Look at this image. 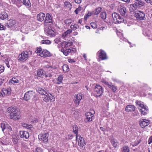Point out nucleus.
Masks as SVG:
<instances>
[{
	"label": "nucleus",
	"mask_w": 152,
	"mask_h": 152,
	"mask_svg": "<svg viewBox=\"0 0 152 152\" xmlns=\"http://www.w3.org/2000/svg\"><path fill=\"white\" fill-rule=\"evenodd\" d=\"M152 142V136H151L149 138L148 141V143L149 144H150Z\"/></svg>",
	"instance_id": "nucleus-61"
},
{
	"label": "nucleus",
	"mask_w": 152,
	"mask_h": 152,
	"mask_svg": "<svg viewBox=\"0 0 152 152\" xmlns=\"http://www.w3.org/2000/svg\"><path fill=\"white\" fill-rule=\"evenodd\" d=\"M62 49L61 51L65 56H67L69 53H75L76 50L75 48L70 47L69 48H64Z\"/></svg>",
	"instance_id": "nucleus-10"
},
{
	"label": "nucleus",
	"mask_w": 152,
	"mask_h": 152,
	"mask_svg": "<svg viewBox=\"0 0 152 152\" xmlns=\"http://www.w3.org/2000/svg\"><path fill=\"white\" fill-rule=\"evenodd\" d=\"M6 30V28L5 27L3 26L2 24L0 23V30Z\"/></svg>",
	"instance_id": "nucleus-55"
},
{
	"label": "nucleus",
	"mask_w": 152,
	"mask_h": 152,
	"mask_svg": "<svg viewBox=\"0 0 152 152\" xmlns=\"http://www.w3.org/2000/svg\"><path fill=\"white\" fill-rule=\"evenodd\" d=\"M125 110L127 112L134 111L135 110V107L134 105H128L126 107Z\"/></svg>",
	"instance_id": "nucleus-22"
},
{
	"label": "nucleus",
	"mask_w": 152,
	"mask_h": 152,
	"mask_svg": "<svg viewBox=\"0 0 152 152\" xmlns=\"http://www.w3.org/2000/svg\"><path fill=\"white\" fill-rule=\"evenodd\" d=\"M136 104L141 114L145 115L147 113L148 108L147 106H145L141 102L138 101L136 102Z\"/></svg>",
	"instance_id": "nucleus-1"
},
{
	"label": "nucleus",
	"mask_w": 152,
	"mask_h": 152,
	"mask_svg": "<svg viewBox=\"0 0 152 152\" xmlns=\"http://www.w3.org/2000/svg\"><path fill=\"white\" fill-rule=\"evenodd\" d=\"M3 97L5 95H9L11 94V90L10 89L3 88L2 90Z\"/></svg>",
	"instance_id": "nucleus-28"
},
{
	"label": "nucleus",
	"mask_w": 152,
	"mask_h": 152,
	"mask_svg": "<svg viewBox=\"0 0 152 152\" xmlns=\"http://www.w3.org/2000/svg\"><path fill=\"white\" fill-rule=\"evenodd\" d=\"M77 25L76 24H74V25H72L70 26V28L73 30H76L77 28Z\"/></svg>",
	"instance_id": "nucleus-53"
},
{
	"label": "nucleus",
	"mask_w": 152,
	"mask_h": 152,
	"mask_svg": "<svg viewBox=\"0 0 152 152\" xmlns=\"http://www.w3.org/2000/svg\"><path fill=\"white\" fill-rule=\"evenodd\" d=\"M72 44V43L71 42H66L64 41L61 43V45L64 48H68V47L71 46Z\"/></svg>",
	"instance_id": "nucleus-29"
},
{
	"label": "nucleus",
	"mask_w": 152,
	"mask_h": 152,
	"mask_svg": "<svg viewBox=\"0 0 152 152\" xmlns=\"http://www.w3.org/2000/svg\"><path fill=\"white\" fill-rule=\"evenodd\" d=\"M139 113L137 111H135L134 112L132 113V115L133 116H137L138 115Z\"/></svg>",
	"instance_id": "nucleus-59"
},
{
	"label": "nucleus",
	"mask_w": 152,
	"mask_h": 152,
	"mask_svg": "<svg viewBox=\"0 0 152 152\" xmlns=\"http://www.w3.org/2000/svg\"><path fill=\"white\" fill-rule=\"evenodd\" d=\"M37 91L40 94L43 95L47 94L48 92L46 91H45L44 89L41 88H38Z\"/></svg>",
	"instance_id": "nucleus-36"
},
{
	"label": "nucleus",
	"mask_w": 152,
	"mask_h": 152,
	"mask_svg": "<svg viewBox=\"0 0 152 152\" xmlns=\"http://www.w3.org/2000/svg\"><path fill=\"white\" fill-rule=\"evenodd\" d=\"M44 23L45 24L50 23V25L53 24V17L50 14L47 13L45 18Z\"/></svg>",
	"instance_id": "nucleus-12"
},
{
	"label": "nucleus",
	"mask_w": 152,
	"mask_h": 152,
	"mask_svg": "<svg viewBox=\"0 0 152 152\" xmlns=\"http://www.w3.org/2000/svg\"><path fill=\"white\" fill-rule=\"evenodd\" d=\"M86 118L88 121H92V118L93 116V114L91 112L87 113H86Z\"/></svg>",
	"instance_id": "nucleus-30"
},
{
	"label": "nucleus",
	"mask_w": 152,
	"mask_h": 152,
	"mask_svg": "<svg viewBox=\"0 0 152 152\" xmlns=\"http://www.w3.org/2000/svg\"><path fill=\"white\" fill-rule=\"evenodd\" d=\"M45 72L42 69H39L37 71V75L39 77H42L43 76H45Z\"/></svg>",
	"instance_id": "nucleus-34"
},
{
	"label": "nucleus",
	"mask_w": 152,
	"mask_h": 152,
	"mask_svg": "<svg viewBox=\"0 0 152 152\" xmlns=\"http://www.w3.org/2000/svg\"><path fill=\"white\" fill-rule=\"evenodd\" d=\"M41 43L43 44L48 45L50 44L51 42L49 40H43L41 41Z\"/></svg>",
	"instance_id": "nucleus-46"
},
{
	"label": "nucleus",
	"mask_w": 152,
	"mask_h": 152,
	"mask_svg": "<svg viewBox=\"0 0 152 152\" xmlns=\"http://www.w3.org/2000/svg\"><path fill=\"white\" fill-rule=\"evenodd\" d=\"M78 127L76 125H74L73 126V133L75 134L76 137V140H77L78 139V135L77 134L78 133Z\"/></svg>",
	"instance_id": "nucleus-35"
},
{
	"label": "nucleus",
	"mask_w": 152,
	"mask_h": 152,
	"mask_svg": "<svg viewBox=\"0 0 152 152\" xmlns=\"http://www.w3.org/2000/svg\"><path fill=\"white\" fill-rule=\"evenodd\" d=\"M4 62L8 68H10V65H12L13 63V61L10 58L6 59Z\"/></svg>",
	"instance_id": "nucleus-31"
},
{
	"label": "nucleus",
	"mask_w": 152,
	"mask_h": 152,
	"mask_svg": "<svg viewBox=\"0 0 152 152\" xmlns=\"http://www.w3.org/2000/svg\"><path fill=\"white\" fill-rule=\"evenodd\" d=\"M112 17L115 23H120L122 22H124V23H127V22L124 20V19L122 17L116 13L114 12L113 13Z\"/></svg>",
	"instance_id": "nucleus-2"
},
{
	"label": "nucleus",
	"mask_w": 152,
	"mask_h": 152,
	"mask_svg": "<svg viewBox=\"0 0 152 152\" xmlns=\"http://www.w3.org/2000/svg\"><path fill=\"white\" fill-rule=\"evenodd\" d=\"M100 17L103 19H105L106 17V14L105 12H102L100 14Z\"/></svg>",
	"instance_id": "nucleus-48"
},
{
	"label": "nucleus",
	"mask_w": 152,
	"mask_h": 152,
	"mask_svg": "<svg viewBox=\"0 0 152 152\" xmlns=\"http://www.w3.org/2000/svg\"><path fill=\"white\" fill-rule=\"evenodd\" d=\"M34 152H42V151L40 148H37L35 150Z\"/></svg>",
	"instance_id": "nucleus-58"
},
{
	"label": "nucleus",
	"mask_w": 152,
	"mask_h": 152,
	"mask_svg": "<svg viewBox=\"0 0 152 152\" xmlns=\"http://www.w3.org/2000/svg\"><path fill=\"white\" fill-rule=\"evenodd\" d=\"M101 82L105 85L107 86L109 88L111 89L113 92H115L117 90L116 86H115L113 85L111 82H108L104 79H102L101 80Z\"/></svg>",
	"instance_id": "nucleus-8"
},
{
	"label": "nucleus",
	"mask_w": 152,
	"mask_h": 152,
	"mask_svg": "<svg viewBox=\"0 0 152 152\" xmlns=\"http://www.w3.org/2000/svg\"><path fill=\"white\" fill-rule=\"evenodd\" d=\"M49 134L48 133L41 134L38 135L39 140L44 142H47L48 140Z\"/></svg>",
	"instance_id": "nucleus-11"
},
{
	"label": "nucleus",
	"mask_w": 152,
	"mask_h": 152,
	"mask_svg": "<svg viewBox=\"0 0 152 152\" xmlns=\"http://www.w3.org/2000/svg\"><path fill=\"white\" fill-rule=\"evenodd\" d=\"M28 52L26 51H23L19 55L18 60L19 61H25L28 59Z\"/></svg>",
	"instance_id": "nucleus-7"
},
{
	"label": "nucleus",
	"mask_w": 152,
	"mask_h": 152,
	"mask_svg": "<svg viewBox=\"0 0 152 152\" xmlns=\"http://www.w3.org/2000/svg\"><path fill=\"white\" fill-rule=\"evenodd\" d=\"M91 27L93 28H97V25L96 23L94 22H92L91 23Z\"/></svg>",
	"instance_id": "nucleus-52"
},
{
	"label": "nucleus",
	"mask_w": 152,
	"mask_h": 152,
	"mask_svg": "<svg viewBox=\"0 0 152 152\" xmlns=\"http://www.w3.org/2000/svg\"><path fill=\"white\" fill-rule=\"evenodd\" d=\"M99 58L102 60L106 59L107 58V55L105 52L103 50H100L98 52Z\"/></svg>",
	"instance_id": "nucleus-16"
},
{
	"label": "nucleus",
	"mask_w": 152,
	"mask_h": 152,
	"mask_svg": "<svg viewBox=\"0 0 152 152\" xmlns=\"http://www.w3.org/2000/svg\"><path fill=\"white\" fill-rule=\"evenodd\" d=\"M135 16L137 20H141L144 19L145 15L143 12L139 11L135 13Z\"/></svg>",
	"instance_id": "nucleus-13"
},
{
	"label": "nucleus",
	"mask_w": 152,
	"mask_h": 152,
	"mask_svg": "<svg viewBox=\"0 0 152 152\" xmlns=\"http://www.w3.org/2000/svg\"><path fill=\"white\" fill-rule=\"evenodd\" d=\"M12 131V128L9 125L7 124V126L6 131L7 132H10Z\"/></svg>",
	"instance_id": "nucleus-51"
},
{
	"label": "nucleus",
	"mask_w": 152,
	"mask_h": 152,
	"mask_svg": "<svg viewBox=\"0 0 152 152\" xmlns=\"http://www.w3.org/2000/svg\"><path fill=\"white\" fill-rule=\"evenodd\" d=\"M78 145L79 146L83 147V146L86 145V143H85L83 137H81L80 135L78 136Z\"/></svg>",
	"instance_id": "nucleus-23"
},
{
	"label": "nucleus",
	"mask_w": 152,
	"mask_h": 152,
	"mask_svg": "<svg viewBox=\"0 0 152 152\" xmlns=\"http://www.w3.org/2000/svg\"><path fill=\"white\" fill-rule=\"evenodd\" d=\"M43 100L46 102H53L55 100V98L54 96L52 94L47 92V94L44 95V96L43 97Z\"/></svg>",
	"instance_id": "nucleus-6"
},
{
	"label": "nucleus",
	"mask_w": 152,
	"mask_h": 152,
	"mask_svg": "<svg viewBox=\"0 0 152 152\" xmlns=\"http://www.w3.org/2000/svg\"><path fill=\"white\" fill-rule=\"evenodd\" d=\"M7 111L8 113H15L17 111V107L15 106H12L7 108Z\"/></svg>",
	"instance_id": "nucleus-32"
},
{
	"label": "nucleus",
	"mask_w": 152,
	"mask_h": 152,
	"mask_svg": "<svg viewBox=\"0 0 152 152\" xmlns=\"http://www.w3.org/2000/svg\"><path fill=\"white\" fill-rule=\"evenodd\" d=\"M4 67L1 65H0V74L4 72Z\"/></svg>",
	"instance_id": "nucleus-57"
},
{
	"label": "nucleus",
	"mask_w": 152,
	"mask_h": 152,
	"mask_svg": "<svg viewBox=\"0 0 152 152\" xmlns=\"http://www.w3.org/2000/svg\"><path fill=\"white\" fill-rule=\"evenodd\" d=\"M119 11L121 15L123 16H124L126 12V7L124 6H120L119 7Z\"/></svg>",
	"instance_id": "nucleus-21"
},
{
	"label": "nucleus",
	"mask_w": 152,
	"mask_h": 152,
	"mask_svg": "<svg viewBox=\"0 0 152 152\" xmlns=\"http://www.w3.org/2000/svg\"><path fill=\"white\" fill-rule=\"evenodd\" d=\"M102 87L99 85H96L94 89V94L96 96L99 97L101 96L103 93Z\"/></svg>",
	"instance_id": "nucleus-4"
},
{
	"label": "nucleus",
	"mask_w": 152,
	"mask_h": 152,
	"mask_svg": "<svg viewBox=\"0 0 152 152\" xmlns=\"http://www.w3.org/2000/svg\"><path fill=\"white\" fill-rule=\"evenodd\" d=\"M147 3H150L152 5V0H145Z\"/></svg>",
	"instance_id": "nucleus-64"
},
{
	"label": "nucleus",
	"mask_w": 152,
	"mask_h": 152,
	"mask_svg": "<svg viewBox=\"0 0 152 152\" xmlns=\"http://www.w3.org/2000/svg\"><path fill=\"white\" fill-rule=\"evenodd\" d=\"M42 49L41 47L37 48L35 51V52L36 53H40L42 51Z\"/></svg>",
	"instance_id": "nucleus-56"
},
{
	"label": "nucleus",
	"mask_w": 152,
	"mask_h": 152,
	"mask_svg": "<svg viewBox=\"0 0 152 152\" xmlns=\"http://www.w3.org/2000/svg\"><path fill=\"white\" fill-rule=\"evenodd\" d=\"M54 41L56 44H58L61 42V39L59 37L56 38L54 40Z\"/></svg>",
	"instance_id": "nucleus-54"
},
{
	"label": "nucleus",
	"mask_w": 152,
	"mask_h": 152,
	"mask_svg": "<svg viewBox=\"0 0 152 152\" xmlns=\"http://www.w3.org/2000/svg\"><path fill=\"white\" fill-rule=\"evenodd\" d=\"M137 7L134 4V3L133 4L131 5L129 8L131 12H133L135 10Z\"/></svg>",
	"instance_id": "nucleus-47"
},
{
	"label": "nucleus",
	"mask_w": 152,
	"mask_h": 152,
	"mask_svg": "<svg viewBox=\"0 0 152 152\" xmlns=\"http://www.w3.org/2000/svg\"><path fill=\"white\" fill-rule=\"evenodd\" d=\"M20 117L19 113L17 112L11 113L10 114V118L14 120H18Z\"/></svg>",
	"instance_id": "nucleus-15"
},
{
	"label": "nucleus",
	"mask_w": 152,
	"mask_h": 152,
	"mask_svg": "<svg viewBox=\"0 0 152 152\" xmlns=\"http://www.w3.org/2000/svg\"><path fill=\"white\" fill-rule=\"evenodd\" d=\"M139 142H138V141H137V142H135L133 143V144H132V146H136V145H138L139 144Z\"/></svg>",
	"instance_id": "nucleus-60"
},
{
	"label": "nucleus",
	"mask_w": 152,
	"mask_h": 152,
	"mask_svg": "<svg viewBox=\"0 0 152 152\" xmlns=\"http://www.w3.org/2000/svg\"><path fill=\"white\" fill-rule=\"evenodd\" d=\"M23 3L28 7H29L31 6V4L29 0H23Z\"/></svg>",
	"instance_id": "nucleus-39"
},
{
	"label": "nucleus",
	"mask_w": 152,
	"mask_h": 152,
	"mask_svg": "<svg viewBox=\"0 0 152 152\" xmlns=\"http://www.w3.org/2000/svg\"><path fill=\"white\" fill-rule=\"evenodd\" d=\"M19 82V80L18 79L15 77H13L10 80L9 83L10 84H14L18 83Z\"/></svg>",
	"instance_id": "nucleus-38"
},
{
	"label": "nucleus",
	"mask_w": 152,
	"mask_h": 152,
	"mask_svg": "<svg viewBox=\"0 0 152 152\" xmlns=\"http://www.w3.org/2000/svg\"><path fill=\"white\" fill-rule=\"evenodd\" d=\"M29 136V133L26 131L21 132H20V137L23 139H27Z\"/></svg>",
	"instance_id": "nucleus-18"
},
{
	"label": "nucleus",
	"mask_w": 152,
	"mask_h": 152,
	"mask_svg": "<svg viewBox=\"0 0 152 152\" xmlns=\"http://www.w3.org/2000/svg\"><path fill=\"white\" fill-rule=\"evenodd\" d=\"M8 17L7 14L6 12L2 13L0 15V18L2 20H4L6 19Z\"/></svg>",
	"instance_id": "nucleus-42"
},
{
	"label": "nucleus",
	"mask_w": 152,
	"mask_h": 152,
	"mask_svg": "<svg viewBox=\"0 0 152 152\" xmlns=\"http://www.w3.org/2000/svg\"><path fill=\"white\" fill-rule=\"evenodd\" d=\"M64 5V8L67 10H70L72 8V4L69 1L65 2Z\"/></svg>",
	"instance_id": "nucleus-26"
},
{
	"label": "nucleus",
	"mask_w": 152,
	"mask_h": 152,
	"mask_svg": "<svg viewBox=\"0 0 152 152\" xmlns=\"http://www.w3.org/2000/svg\"><path fill=\"white\" fill-rule=\"evenodd\" d=\"M143 34L145 36L148 37V39L152 40V33L150 31L146 30L143 31Z\"/></svg>",
	"instance_id": "nucleus-25"
},
{
	"label": "nucleus",
	"mask_w": 152,
	"mask_h": 152,
	"mask_svg": "<svg viewBox=\"0 0 152 152\" xmlns=\"http://www.w3.org/2000/svg\"><path fill=\"white\" fill-rule=\"evenodd\" d=\"M72 22V20L71 19H66L64 21V23L66 25L70 24Z\"/></svg>",
	"instance_id": "nucleus-50"
},
{
	"label": "nucleus",
	"mask_w": 152,
	"mask_h": 152,
	"mask_svg": "<svg viewBox=\"0 0 152 152\" xmlns=\"http://www.w3.org/2000/svg\"><path fill=\"white\" fill-rule=\"evenodd\" d=\"M62 49L61 51L65 56H67L69 53H75L76 50L75 48L70 47L69 48H64Z\"/></svg>",
	"instance_id": "nucleus-9"
},
{
	"label": "nucleus",
	"mask_w": 152,
	"mask_h": 152,
	"mask_svg": "<svg viewBox=\"0 0 152 152\" xmlns=\"http://www.w3.org/2000/svg\"><path fill=\"white\" fill-rule=\"evenodd\" d=\"M44 31L45 33L48 36L54 37L56 35V33L53 30L51 27L48 24H45L44 26Z\"/></svg>",
	"instance_id": "nucleus-3"
},
{
	"label": "nucleus",
	"mask_w": 152,
	"mask_h": 152,
	"mask_svg": "<svg viewBox=\"0 0 152 152\" xmlns=\"http://www.w3.org/2000/svg\"><path fill=\"white\" fill-rule=\"evenodd\" d=\"M12 140L14 144H16L18 142V139L16 136H14L13 137Z\"/></svg>",
	"instance_id": "nucleus-49"
},
{
	"label": "nucleus",
	"mask_w": 152,
	"mask_h": 152,
	"mask_svg": "<svg viewBox=\"0 0 152 152\" xmlns=\"http://www.w3.org/2000/svg\"><path fill=\"white\" fill-rule=\"evenodd\" d=\"M5 80L4 79L0 78V86H1L3 83L4 82Z\"/></svg>",
	"instance_id": "nucleus-63"
},
{
	"label": "nucleus",
	"mask_w": 152,
	"mask_h": 152,
	"mask_svg": "<svg viewBox=\"0 0 152 152\" xmlns=\"http://www.w3.org/2000/svg\"><path fill=\"white\" fill-rule=\"evenodd\" d=\"M16 22L14 20H11L9 21V23L7 25L8 28H15L17 27V25H15Z\"/></svg>",
	"instance_id": "nucleus-19"
},
{
	"label": "nucleus",
	"mask_w": 152,
	"mask_h": 152,
	"mask_svg": "<svg viewBox=\"0 0 152 152\" xmlns=\"http://www.w3.org/2000/svg\"><path fill=\"white\" fill-rule=\"evenodd\" d=\"M111 143L115 148H116L118 146L117 141L115 139H111L110 140Z\"/></svg>",
	"instance_id": "nucleus-33"
},
{
	"label": "nucleus",
	"mask_w": 152,
	"mask_h": 152,
	"mask_svg": "<svg viewBox=\"0 0 152 152\" xmlns=\"http://www.w3.org/2000/svg\"><path fill=\"white\" fill-rule=\"evenodd\" d=\"M82 98V95L81 94H78L77 95L75 103L77 106H78L80 104V101Z\"/></svg>",
	"instance_id": "nucleus-20"
},
{
	"label": "nucleus",
	"mask_w": 152,
	"mask_h": 152,
	"mask_svg": "<svg viewBox=\"0 0 152 152\" xmlns=\"http://www.w3.org/2000/svg\"><path fill=\"white\" fill-rule=\"evenodd\" d=\"M21 68L24 70L27 69V67L25 65H22L21 66Z\"/></svg>",
	"instance_id": "nucleus-62"
},
{
	"label": "nucleus",
	"mask_w": 152,
	"mask_h": 152,
	"mask_svg": "<svg viewBox=\"0 0 152 152\" xmlns=\"http://www.w3.org/2000/svg\"><path fill=\"white\" fill-rule=\"evenodd\" d=\"M129 147L127 146H124L121 149V152H129Z\"/></svg>",
	"instance_id": "nucleus-44"
},
{
	"label": "nucleus",
	"mask_w": 152,
	"mask_h": 152,
	"mask_svg": "<svg viewBox=\"0 0 152 152\" xmlns=\"http://www.w3.org/2000/svg\"><path fill=\"white\" fill-rule=\"evenodd\" d=\"M63 79V77L62 75H60L57 78V82L56 84H59L62 83Z\"/></svg>",
	"instance_id": "nucleus-45"
},
{
	"label": "nucleus",
	"mask_w": 152,
	"mask_h": 152,
	"mask_svg": "<svg viewBox=\"0 0 152 152\" xmlns=\"http://www.w3.org/2000/svg\"><path fill=\"white\" fill-rule=\"evenodd\" d=\"M35 94L34 92L32 91H28L26 92L24 95V99L26 101H28L34 97L33 98V99L35 100L36 99H35Z\"/></svg>",
	"instance_id": "nucleus-5"
},
{
	"label": "nucleus",
	"mask_w": 152,
	"mask_h": 152,
	"mask_svg": "<svg viewBox=\"0 0 152 152\" xmlns=\"http://www.w3.org/2000/svg\"><path fill=\"white\" fill-rule=\"evenodd\" d=\"M134 3V4L137 7H141L145 5V3L143 1L140 0L135 1Z\"/></svg>",
	"instance_id": "nucleus-27"
},
{
	"label": "nucleus",
	"mask_w": 152,
	"mask_h": 152,
	"mask_svg": "<svg viewBox=\"0 0 152 152\" xmlns=\"http://www.w3.org/2000/svg\"><path fill=\"white\" fill-rule=\"evenodd\" d=\"M45 17V13L41 12L37 14V19L38 21L42 22L44 20Z\"/></svg>",
	"instance_id": "nucleus-24"
},
{
	"label": "nucleus",
	"mask_w": 152,
	"mask_h": 152,
	"mask_svg": "<svg viewBox=\"0 0 152 152\" xmlns=\"http://www.w3.org/2000/svg\"><path fill=\"white\" fill-rule=\"evenodd\" d=\"M139 125L142 128H144L150 124L149 120L146 119H142L139 121Z\"/></svg>",
	"instance_id": "nucleus-14"
},
{
	"label": "nucleus",
	"mask_w": 152,
	"mask_h": 152,
	"mask_svg": "<svg viewBox=\"0 0 152 152\" xmlns=\"http://www.w3.org/2000/svg\"><path fill=\"white\" fill-rule=\"evenodd\" d=\"M39 55L42 57H47L51 56V54L47 50H43Z\"/></svg>",
	"instance_id": "nucleus-17"
},
{
	"label": "nucleus",
	"mask_w": 152,
	"mask_h": 152,
	"mask_svg": "<svg viewBox=\"0 0 152 152\" xmlns=\"http://www.w3.org/2000/svg\"><path fill=\"white\" fill-rule=\"evenodd\" d=\"M22 126L23 127L30 130H31V129L33 128L31 124L28 125L25 123H23L22 124Z\"/></svg>",
	"instance_id": "nucleus-43"
},
{
	"label": "nucleus",
	"mask_w": 152,
	"mask_h": 152,
	"mask_svg": "<svg viewBox=\"0 0 152 152\" xmlns=\"http://www.w3.org/2000/svg\"><path fill=\"white\" fill-rule=\"evenodd\" d=\"M62 68L64 72H67L69 70V68L68 65L66 64H64L62 66Z\"/></svg>",
	"instance_id": "nucleus-40"
},
{
	"label": "nucleus",
	"mask_w": 152,
	"mask_h": 152,
	"mask_svg": "<svg viewBox=\"0 0 152 152\" xmlns=\"http://www.w3.org/2000/svg\"><path fill=\"white\" fill-rule=\"evenodd\" d=\"M7 124H8L5 122H4L1 124V127L3 132H4L5 130H6L7 126Z\"/></svg>",
	"instance_id": "nucleus-41"
},
{
	"label": "nucleus",
	"mask_w": 152,
	"mask_h": 152,
	"mask_svg": "<svg viewBox=\"0 0 152 152\" xmlns=\"http://www.w3.org/2000/svg\"><path fill=\"white\" fill-rule=\"evenodd\" d=\"M102 10V8L100 7L97 8L92 12L93 14L97 15L99 14Z\"/></svg>",
	"instance_id": "nucleus-37"
}]
</instances>
